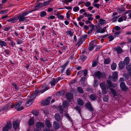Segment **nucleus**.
I'll return each mask as SVG.
<instances>
[{
	"label": "nucleus",
	"instance_id": "6e6552de",
	"mask_svg": "<svg viewBox=\"0 0 131 131\" xmlns=\"http://www.w3.org/2000/svg\"><path fill=\"white\" fill-rule=\"evenodd\" d=\"M120 86L121 90L123 91H126L128 89V88L126 86L125 83L124 82H122L121 83Z\"/></svg>",
	"mask_w": 131,
	"mask_h": 131
},
{
	"label": "nucleus",
	"instance_id": "c03bdc74",
	"mask_svg": "<svg viewBox=\"0 0 131 131\" xmlns=\"http://www.w3.org/2000/svg\"><path fill=\"white\" fill-rule=\"evenodd\" d=\"M46 15V12L45 11H42L40 13V16L41 17H43Z\"/></svg>",
	"mask_w": 131,
	"mask_h": 131
},
{
	"label": "nucleus",
	"instance_id": "052dcab7",
	"mask_svg": "<svg viewBox=\"0 0 131 131\" xmlns=\"http://www.w3.org/2000/svg\"><path fill=\"white\" fill-rule=\"evenodd\" d=\"M108 38H109V41H110L113 40L114 38V37L111 35L109 36Z\"/></svg>",
	"mask_w": 131,
	"mask_h": 131
},
{
	"label": "nucleus",
	"instance_id": "680f3d73",
	"mask_svg": "<svg viewBox=\"0 0 131 131\" xmlns=\"http://www.w3.org/2000/svg\"><path fill=\"white\" fill-rule=\"evenodd\" d=\"M99 84V83L97 80H95L94 85L95 86H96Z\"/></svg>",
	"mask_w": 131,
	"mask_h": 131
},
{
	"label": "nucleus",
	"instance_id": "3c124183",
	"mask_svg": "<svg viewBox=\"0 0 131 131\" xmlns=\"http://www.w3.org/2000/svg\"><path fill=\"white\" fill-rule=\"evenodd\" d=\"M79 8L78 6H76L74 7L73 9V10L75 12H77L79 9Z\"/></svg>",
	"mask_w": 131,
	"mask_h": 131
},
{
	"label": "nucleus",
	"instance_id": "4d7b16f0",
	"mask_svg": "<svg viewBox=\"0 0 131 131\" xmlns=\"http://www.w3.org/2000/svg\"><path fill=\"white\" fill-rule=\"evenodd\" d=\"M9 45L12 46V47H13L15 45V43L14 42L12 41L9 43Z\"/></svg>",
	"mask_w": 131,
	"mask_h": 131
},
{
	"label": "nucleus",
	"instance_id": "f03ea898",
	"mask_svg": "<svg viewBox=\"0 0 131 131\" xmlns=\"http://www.w3.org/2000/svg\"><path fill=\"white\" fill-rule=\"evenodd\" d=\"M107 83V89L110 88V87L116 88L117 84L116 83L112 82L110 80H108L106 81Z\"/></svg>",
	"mask_w": 131,
	"mask_h": 131
},
{
	"label": "nucleus",
	"instance_id": "864d4df0",
	"mask_svg": "<svg viewBox=\"0 0 131 131\" xmlns=\"http://www.w3.org/2000/svg\"><path fill=\"white\" fill-rule=\"evenodd\" d=\"M32 112L34 115L35 116L39 114L38 112L35 111H32Z\"/></svg>",
	"mask_w": 131,
	"mask_h": 131
},
{
	"label": "nucleus",
	"instance_id": "de8ad7c7",
	"mask_svg": "<svg viewBox=\"0 0 131 131\" xmlns=\"http://www.w3.org/2000/svg\"><path fill=\"white\" fill-rule=\"evenodd\" d=\"M84 4L85 6L86 7H89L91 5V3L89 2H87L86 3H84Z\"/></svg>",
	"mask_w": 131,
	"mask_h": 131
},
{
	"label": "nucleus",
	"instance_id": "c756f323",
	"mask_svg": "<svg viewBox=\"0 0 131 131\" xmlns=\"http://www.w3.org/2000/svg\"><path fill=\"white\" fill-rule=\"evenodd\" d=\"M15 103H13L11 105L10 104H7V106H8L7 107H8V110L12 108H13L14 107H15Z\"/></svg>",
	"mask_w": 131,
	"mask_h": 131
},
{
	"label": "nucleus",
	"instance_id": "338daca9",
	"mask_svg": "<svg viewBox=\"0 0 131 131\" xmlns=\"http://www.w3.org/2000/svg\"><path fill=\"white\" fill-rule=\"evenodd\" d=\"M21 14L24 17H25V16H26L28 14V13H27V11H26L23 13L22 14Z\"/></svg>",
	"mask_w": 131,
	"mask_h": 131
},
{
	"label": "nucleus",
	"instance_id": "dca6fc26",
	"mask_svg": "<svg viewBox=\"0 0 131 131\" xmlns=\"http://www.w3.org/2000/svg\"><path fill=\"white\" fill-rule=\"evenodd\" d=\"M50 98H48L47 99L43 101L42 104L44 105H47L49 104L50 103Z\"/></svg>",
	"mask_w": 131,
	"mask_h": 131
},
{
	"label": "nucleus",
	"instance_id": "5701e85b",
	"mask_svg": "<svg viewBox=\"0 0 131 131\" xmlns=\"http://www.w3.org/2000/svg\"><path fill=\"white\" fill-rule=\"evenodd\" d=\"M45 124L46 126L49 128H50L51 126V125L49 120H46L45 122Z\"/></svg>",
	"mask_w": 131,
	"mask_h": 131
},
{
	"label": "nucleus",
	"instance_id": "603ef678",
	"mask_svg": "<svg viewBox=\"0 0 131 131\" xmlns=\"http://www.w3.org/2000/svg\"><path fill=\"white\" fill-rule=\"evenodd\" d=\"M43 6V4L41 3H39L37 4L36 6V7L40 8L42 7Z\"/></svg>",
	"mask_w": 131,
	"mask_h": 131
},
{
	"label": "nucleus",
	"instance_id": "ddd939ff",
	"mask_svg": "<svg viewBox=\"0 0 131 131\" xmlns=\"http://www.w3.org/2000/svg\"><path fill=\"white\" fill-rule=\"evenodd\" d=\"M66 98L69 101L72 99L73 97L72 94L70 93H67L66 95Z\"/></svg>",
	"mask_w": 131,
	"mask_h": 131
},
{
	"label": "nucleus",
	"instance_id": "2f4dec72",
	"mask_svg": "<svg viewBox=\"0 0 131 131\" xmlns=\"http://www.w3.org/2000/svg\"><path fill=\"white\" fill-rule=\"evenodd\" d=\"M116 66L117 65L115 63H112L111 66V69L113 70H115L116 68Z\"/></svg>",
	"mask_w": 131,
	"mask_h": 131
},
{
	"label": "nucleus",
	"instance_id": "69168bd1",
	"mask_svg": "<svg viewBox=\"0 0 131 131\" xmlns=\"http://www.w3.org/2000/svg\"><path fill=\"white\" fill-rule=\"evenodd\" d=\"M7 10H2L0 12V14L1 15H3L5 13H7Z\"/></svg>",
	"mask_w": 131,
	"mask_h": 131
},
{
	"label": "nucleus",
	"instance_id": "20e7f679",
	"mask_svg": "<svg viewBox=\"0 0 131 131\" xmlns=\"http://www.w3.org/2000/svg\"><path fill=\"white\" fill-rule=\"evenodd\" d=\"M94 75L96 77L100 79L104 77L105 76V74L104 72L101 73L99 71H98L95 72Z\"/></svg>",
	"mask_w": 131,
	"mask_h": 131
},
{
	"label": "nucleus",
	"instance_id": "a211bd4d",
	"mask_svg": "<svg viewBox=\"0 0 131 131\" xmlns=\"http://www.w3.org/2000/svg\"><path fill=\"white\" fill-rule=\"evenodd\" d=\"M53 126L54 129H58L59 127V124L56 121L53 122Z\"/></svg>",
	"mask_w": 131,
	"mask_h": 131
},
{
	"label": "nucleus",
	"instance_id": "9d476101",
	"mask_svg": "<svg viewBox=\"0 0 131 131\" xmlns=\"http://www.w3.org/2000/svg\"><path fill=\"white\" fill-rule=\"evenodd\" d=\"M17 19L19 20V22L24 21L25 19L27 18V17H25L23 16L21 14L19 15L17 17Z\"/></svg>",
	"mask_w": 131,
	"mask_h": 131
},
{
	"label": "nucleus",
	"instance_id": "a878e982",
	"mask_svg": "<svg viewBox=\"0 0 131 131\" xmlns=\"http://www.w3.org/2000/svg\"><path fill=\"white\" fill-rule=\"evenodd\" d=\"M96 46V44H91L89 45L88 47V49L90 51L93 50Z\"/></svg>",
	"mask_w": 131,
	"mask_h": 131
},
{
	"label": "nucleus",
	"instance_id": "49530a36",
	"mask_svg": "<svg viewBox=\"0 0 131 131\" xmlns=\"http://www.w3.org/2000/svg\"><path fill=\"white\" fill-rule=\"evenodd\" d=\"M67 65V64H64L62 67V68L61 70V72L62 73L64 71L65 69V67Z\"/></svg>",
	"mask_w": 131,
	"mask_h": 131
},
{
	"label": "nucleus",
	"instance_id": "6e6d98bb",
	"mask_svg": "<svg viewBox=\"0 0 131 131\" xmlns=\"http://www.w3.org/2000/svg\"><path fill=\"white\" fill-rule=\"evenodd\" d=\"M59 110L61 114L63 112V108L61 106H60L59 107Z\"/></svg>",
	"mask_w": 131,
	"mask_h": 131
},
{
	"label": "nucleus",
	"instance_id": "f3484780",
	"mask_svg": "<svg viewBox=\"0 0 131 131\" xmlns=\"http://www.w3.org/2000/svg\"><path fill=\"white\" fill-rule=\"evenodd\" d=\"M89 97L90 99L93 101L96 100L97 98L96 95H95L92 94H90L89 95Z\"/></svg>",
	"mask_w": 131,
	"mask_h": 131
},
{
	"label": "nucleus",
	"instance_id": "1a4fd4ad",
	"mask_svg": "<svg viewBox=\"0 0 131 131\" xmlns=\"http://www.w3.org/2000/svg\"><path fill=\"white\" fill-rule=\"evenodd\" d=\"M13 125L14 128L15 129L19 127V122L18 120H16L13 122Z\"/></svg>",
	"mask_w": 131,
	"mask_h": 131
},
{
	"label": "nucleus",
	"instance_id": "0e129e2a",
	"mask_svg": "<svg viewBox=\"0 0 131 131\" xmlns=\"http://www.w3.org/2000/svg\"><path fill=\"white\" fill-rule=\"evenodd\" d=\"M9 50L5 49L4 52H5L6 54L7 55H9Z\"/></svg>",
	"mask_w": 131,
	"mask_h": 131
},
{
	"label": "nucleus",
	"instance_id": "f257e3e1",
	"mask_svg": "<svg viewBox=\"0 0 131 131\" xmlns=\"http://www.w3.org/2000/svg\"><path fill=\"white\" fill-rule=\"evenodd\" d=\"M41 88L42 89L40 90L39 89L36 90L34 92V93L30 96L31 97L34 99L36 97L38 94L40 93H43L46 91L48 90L49 89V87L45 84H44L42 85Z\"/></svg>",
	"mask_w": 131,
	"mask_h": 131
},
{
	"label": "nucleus",
	"instance_id": "4be33fe9",
	"mask_svg": "<svg viewBox=\"0 0 131 131\" xmlns=\"http://www.w3.org/2000/svg\"><path fill=\"white\" fill-rule=\"evenodd\" d=\"M125 64L123 61L120 62L119 63V68L121 69H123L124 67Z\"/></svg>",
	"mask_w": 131,
	"mask_h": 131
},
{
	"label": "nucleus",
	"instance_id": "e2e57ef3",
	"mask_svg": "<svg viewBox=\"0 0 131 131\" xmlns=\"http://www.w3.org/2000/svg\"><path fill=\"white\" fill-rule=\"evenodd\" d=\"M124 11V9L121 8H118L117 9L118 12L119 13H121L122 12H123Z\"/></svg>",
	"mask_w": 131,
	"mask_h": 131
},
{
	"label": "nucleus",
	"instance_id": "13d9d810",
	"mask_svg": "<svg viewBox=\"0 0 131 131\" xmlns=\"http://www.w3.org/2000/svg\"><path fill=\"white\" fill-rule=\"evenodd\" d=\"M119 17V16L117 17H113L111 19V20L113 21H116L117 20V18Z\"/></svg>",
	"mask_w": 131,
	"mask_h": 131
},
{
	"label": "nucleus",
	"instance_id": "5fc2aeb1",
	"mask_svg": "<svg viewBox=\"0 0 131 131\" xmlns=\"http://www.w3.org/2000/svg\"><path fill=\"white\" fill-rule=\"evenodd\" d=\"M12 26H9L7 27H6L4 29V30L5 31H7L8 30H10L12 29Z\"/></svg>",
	"mask_w": 131,
	"mask_h": 131
},
{
	"label": "nucleus",
	"instance_id": "aec40b11",
	"mask_svg": "<svg viewBox=\"0 0 131 131\" xmlns=\"http://www.w3.org/2000/svg\"><path fill=\"white\" fill-rule=\"evenodd\" d=\"M57 82L55 79L54 78H53L52 79L51 81V82H50V84L51 85V86H54L57 83Z\"/></svg>",
	"mask_w": 131,
	"mask_h": 131
},
{
	"label": "nucleus",
	"instance_id": "72a5a7b5",
	"mask_svg": "<svg viewBox=\"0 0 131 131\" xmlns=\"http://www.w3.org/2000/svg\"><path fill=\"white\" fill-rule=\"evenodd\" d=\"M114 32L113 34L114 35L115 37H118L119 34L121 33L120 31H115Z\"/></svg>",
	"mask_w": 131,
	"mask_h": 131
},
{
	"label": "nucleus",
	"instance_id": "473e14b6",
	"mask_svg": "<svg viewBox=\"0 0 131 131\" xmlns=\"http://www.w3.org/2000/svg\"><path fill=\"white\" fill-rule=\"evenodd\" d=\"M100 86L102 89H105L106 88V86L105 83L102 82L100 84Z\"/></svg>",
	"mask_w": 131,
	"mask_h": 131
},
{
	"label": "nucleus",
	"instance_id": "b1692460",
	"mask_svg": "<svg viewBox=\"0 0 131 131\" xmlns=\"http://www.w3.org/2000/svg\"><path fill=\"white\" fill-rule=\"evenodd\" d=\"M77 102L78 104L80 106H82L84 104V102L83 100L79 99L77 100Z\"/></svg>",
	"mask_w": 131,
	"mask_h": 131
},
{
	"label": "nucleus",
	"instance_id": "c85d7f7f",
	"mask_svg": "<svg viewBox=\"0 0 131 131\" xmlns=\"http://www.w3.org/2000/svg\"><path fill=\"white\" fill-rule=\"evenodd\" d=\"M106 22V20L105 19H100L99 21V24L101 25H103Z\"/></svg>",
	"mask_w": 131,
	"mask_h": 131
},
{
	"label": "nucleus",
	"instance_id": "6ab92c4d",
	"mask_svg": "<svg viewBox=\"0 0 131 131\" xmlns=\"http://www.w3.org/2000/svg\"><path fill=\"white\" fill-rule=\"evenodd\" d=\"M85 106L86 108H88L89 110L92 111V108L90 102H88L87 103Z\"/></svg>",
	"mask_w": 131,
	"mask_h": 131
},
{
	"label": "nucleus",
	"instance_id": "4c0bfd02",
	"mask_svg": "<svg viewBox=\"0 0 131 131\" xmlns=\"http://www.w3.org/2000/svg\"><path fill=\"white\" fill-rule=\"evenodd\" d=\"M111 61V60L110 58H107L104 59V63L105 64H108Z\"/></svg>",
	"mask_w": 131,
	"mask_h": 131
},
{
	"label": "nucleus",
	"instance_id": "7c9ffc66",
	"mask_svg": "<svg viewBox=\"0 0 131 131\" xmlns=\"http://www.w3.org/2000/svg\"><path fill=\"white\" fill-rule=\"evenodd\" d=\"M124 61L126 64H128L130 61L129 58L128 57H126L125 58Z\"/></svg>",
	"mask_w": 131,
	"mask_h": 131
},
{
	"label": "nucleus",
	"instance_id": "774afa93",
	"mask_svg": "<svg viewBox=\"0 0 131 131\" xmlns=\"http://www.w3.org/2000/svg\"><path fill=\"white\" fill-rule=\"evenodd\" d=\"M75 108L78 111V112L80 113L81 109V108L80 107L78 106H76Z\"/></svg>",
	"mask_w": 131,
	"mask_h": 131
},
{
	"label": "nucleus",
	"instance_id": "cd10ccee",
	"mask_svg": "<svg viewBox=\"0 0 131 131\" xmlns=\"http://www.w3.org/2000/svg\"><path fill=\"white\" fill-rule=\"evenodd\" d=\"M110 90L114 96H115L117 95L116 91L115 90L113 89L112 88H110Z\"/></svg>",
	"mask_w": 131,
	"mask_h": 131
},
{
	"label": "nucleus",
	"instance_id": "a18cd8bd",
	"mask_svg": "<svg viewBox=\"0 0 131 131\" xmlns=\"http://www.w3.org/2000/svg\"><path fill=\"white\" fill-rule=\"evenodd\" d=\"M34 121L32 118H31L29 119L28 122V124L29 125H32L34 124Z\"/></svg>",
	"mask_w": 131,
	"mask_h": 131
},
{
	"label": "nucleus",
	"instance_id": "e433bc0d",
	"mask_svg": "<svg viewBox=\"0 0 131 131\" xmlns=\"http://www.w3.org/2000/svg\"><path fill=\"white\" fill-rule=\"evenodd\" d=\"M66 32L68 35H70L71 36H72L73 35V33L71 31V30H67L66 31Z\"/></svg>",
	"mask_w": 131,
	"mask_h": 131
},
{
	"label": "nucleus",
	"instance_id": "bb28decb",
	"mask_svg": "<svg viewBox=\"0 0 131 131\" xmlns=\"http://www.w3.org/2000/svg\"><path fill=\"white\" fill-rule=\"evenodd\" d=\"M8 106H7V104L4 106L3 107H1L0 108V112H2L3 111H6L8 110Z\"/></svg>",
	"mask_w": 131,
	"mask_h": 131
},
{
	"label": "nucleus",
	"instance_id": "7ed1b4c3",
	"mask_svg": "<svg viewBox=\"0 0 131 131\" xmlns=\"http://www.w3.org/2000/svg\"><path fill=\"white\" fill-rule=\"evenodd\" d=\"M118 77V74L117 71H114L112 73V77L110 76L109 77V78L110 79L112 78V81L114 82H116L117 79Z\"/></svg>",
	"mask_w": 131,
	"mask_h": 131
},
{
	"label": "nucleus",
	"instance_id": "9b49d317",
	"mask_svg": "<svg viewBox=\"0 0 131 131\" xmlns=\"http://www.w3.org/2000/svg\"><path fill=\"white\" fill-rule=\"evenodd\" d=\"M44 125V124L40 122H38L36 124V127L40 129L43 127Z\"/></svg>",
	"mask_w": 131,
	"mask_h": 131
},
{
	"label": "nucleus",
	"instance_id": "ea45409f",
	"mask_svg": "<svg viewBox=\"0 0 131 131\" xmlns=\"http://www.w3.org/2000/svg\"><path fill=\"white\" fill-rule=\"evenodd\" d=\"M55 118L58 121H59L60 119V117L59 114H56L55 115Z\"/></svg>",
	"mask_w": 131,
	"mask_h": 131
},
{
	"label": "nucleus",
	"instance_id": "393cba45",
	"mask_svg": "<svg viewBox=\"0 0 131 131\" xmlns=\"http://www.w3.org/2000/svg\"><path fill=\"white\" fill-rule=\"evenodd\" d=\"M7 45L6 43L4 41L0 39V46L1 47L5 46Z\"/></svg>",
	"mask_w": 131,
	"mask_h": 131
},
{
	"label": "nucleus",
	"instance_id": "39448f33",
	"mask_svg": "<svg viewBox=\"0 0 131 131\" xmlns=\"http://www.w3.org/2000/svg\"><path fill=\"white\" fill-rule=\"evenodd\" d=\"M130 11L128 10L125 13L123 14L122 16L119 18L118 19V21L119 22H121L123 21V20H125L127 19V16H126V14L129 13Z\"/></svg>",
	"mask_w": 131,
	"mask_h": 131
},
{
	"label": "nucleus",
	"instance_id": "4468645a",
	"mask_svg": "<svg viewBox=\"0 0 131 131\" xmlns=\"http://www.w3.org/2000/svg\"><path fill=\"white\" fill-rule=\"evenodd\" d=\"M17 20L18 19L17 18L15 17H13L7 20V21L12 23H14L16 22Z\"/></svg>",
	"mask_w": 131,
	"mask_h": 131
},
{
	"label": "nucleus",
	"instance_id": "bf43d9fd",
	"mask_svg": "<svg viewBox=\"0 0 131 131\" xmlns=\"http://www.w3.org/2000/svg\"><path fill=\"white\" fill-rule=\"evenodd\" d=\"M83 73L82 74V75H83V76H85L87 74V70H83Z\"/></svg>",
	"mask_w": 131,
	"mask_h": 131
},
{
	"label": "nucleus",
	"instance_id": "c9c22d12",
	"mask_svg": "<svg viewBox=\"0 0 131 131\" xmlns=\"http://www.w3.org/2000/svg\"><path fill=\"white\" fill-rule=\"evenodd\" d=\"M16 42L17 45L20 44L23 42V40L22 39H18L16 40Z\"/></svg>",
	"mask_w": 131,
	"mask_h": 131
},
{
	"label": "nucleus",
	"instance_id": "79ce46f5",
	"mask_svg": "<svg viewBox=\"0 0 131 131\" xmlns=\"http://www.w3.org/2000/svg\"><path fill=\"white\" fill-rule=\"evenodd\" d=\"M108 97L107 95H104L103 97V100L104 102H106L107 101Z\"/></svg>",
	"mask_w": 131,
	"mask_h": 131
},
{
	"label": "nucleus",
	"instance_id": "423d86ee",
	"mask_svg": "<svg viewBox=\"0 0 131 131\" xmlns=\"http://www.w3.org/2000/svg\"><path fill=\"white\" fill-rule=\"evenodd\" d=\"M34 99L30 96L27 100V102L25 104V105L27 107L30 106L32 103L33 100Z\"/></svg>",
	"mask_w": 131,
	"mask_h": 131
},
{
	"label": "nucleus",
	"instance_id": "8fccbe9b",
	"mask_svg": "<svg viewBox=\"0 0 131 131\" xmlns=\"http://www.w3.org/2000/svg\"><path fill=\"white\" fill-rule=\"evenodd\" d=\"M86 58L87 57L85 56L84 55L82 56L81 57V60L83 61H84L86 59Z\"/></svg>",
	"mask_w": 131,
	"mask_h": 131
},
{
	"label": "nucleus",
	"instance_id": "412c9836",
	"mask_svg": "<svg viewBox=\"0 0 131 131\" xmlns=\"http://www.w3.org/2000/svg\"><path fill=\"white\" fill-rule=\"evenodd\" d=\"M15 103V108L18 109L21 105L22 102L21 101H19Z\"/></svg>",
	"mask_w": 131,
	"mask_h": 131
},
{
	"label": "nucleus",
	"instance_id": "2eb2a0df",
	"mask_svg": "<svg viewBox=\"0 0 131 131\" xmlns=\"http://www.w3.org/2000/svg\"><path fill=\"white\" fill-rule=\"evenodd\" d=\"M114 50L116 51L117 53L118 54L121 53L123 51L122 49L119 47H117L114 48Z\"/></svg>",
	"mask_w": 131,
	"mask_h": 131
},
{
	"label": "nucleus",
	"instance_id": "09e8293b",
	"mask_svg": "<svg viewBox=\"0 0 131 131\" xmlns=\"http://www.w3.org/2000/svg\"><path fill=\"white\" fill-rule=\"evenodd\" d=\"M13 87L14 89H15L16 90V91L18 90L19 89V87L18 86H17L16 84L15 83H13Z\"/></svg>",
	"mask_w": 131,
	"mask_h": 131
},
{
	"label": "nucleus",
	"instance_id": "37998d69",
	"mask_svg": "<svg viewBox=\"0 0 131 131\" xmlns=\"http://www.w3.org/2000/svg\"><path fill=\"white\" fill-rule=\"evenodd\" d=\"M50 2V0H47L46 1L44 2L43 3V5L44 6H46L48 5Z\"/></svg>",
	"mask_w": 131,
	"mask_h": 131
},
{
	"label": "nucleus",
	"instance_id": "0eeeda50",
	"mask_svg": "<svg viewBox=\"0 0 131 131\" xmlns=\"http://www.w3.org/2000/svg\"><path fill=\"white\" fill-rule=\"evenodd\" d=\"M12 126V124L10 122H8L3 129V131H8V129L11 128Z\"/></svg>",
	"mask_w": 131,
	"mask_h": 131
},
{
	"label": "nucleus",
	"instance_id": "a19ab883",
	"mask_svg": "<svg viewBox=\"0 0 131 131\" xmlns=\"http://www.w3.org/2000/svg\"><path fill=\"white\" fill-rule=\"evenodd\" d=\"M126 68L128 71H131V64H127L126 66Z\"/></svg>",
	"mask_w": 131,
	"mask_h": 131
},
{
	"label": "nucleus",
	"instance_id": "f8f14e48",
	"mask_svg": "<svg viewBox=\"0 0 131 131\" xmlns=\"http://www.w3.org/2000/svg\"><path fill=\"white\" fill-rule=\"evenodd\" d=\"M83 38L82 37H81L79 39L78 42L76 44V46L79 47L81 44L83 43Z\"/></svg>",
	"mask_w": 131,
	"mask_h": 131
},
{
	"label": "nucleus",
	"instance_id": "f704fd0d",
	"mask_svg": "<svg viewBox=\"0 0 131 131\" xmlns=\"http://www.w3.org/2000/svg\"><path fill=\"white\" fill-rule=\"evenodd\" d=\"M77 90L79 92L81 93H83L84 91L83 89L81 87H78Z\"/></svg>",
	"mask_w": 131,
	"mask_h": 131
},
{
	"label": "nucleus",
	"instance_id": "58836bf2",
	"mask_svg": "<svg viewBox=\"0 0 131 131\" xmlns=\"http://www.w3.org/2000/svg\"><path fill=\"white\" fill-rule=\"evenodd\" d=\"M68 105V103L67 101H64L63 103V106L64 108L67 107Z\"/></svg>",
	"mask_w": 131,
	"mask_h": 131
}]
</instances>
